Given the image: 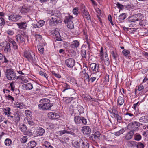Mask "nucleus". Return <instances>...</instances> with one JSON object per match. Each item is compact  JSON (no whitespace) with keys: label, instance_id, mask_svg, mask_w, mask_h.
<instances>
[{"label":"nucleus","instance_id":"nucleus-35","mask_svg":"<svg viewBox=\"0 0 148 148\" xmlns=\"http://www.w3.org/2000/svg\"><path fill=\"white\" fill-rule=\"evenodd\" d=\"M126 18L125 14V13H122L119 16L118 20L119 22H122Z\"/></svg>","mask_w":148,"mask_h":148},{"label":"nucleus","instance_id":"nucleus-63","mask_svg":"<svg viewBox=\"0 0 148 148\" xmlns=\"http://www.w3.org/2000/svg\"><path fill=\"white\" fill-rule=\"evenodd\" d=\"M35 36L36 40H38V41H39V40L41 39L42 37V36L41 35L38 34H35Z\"/></svg>","mask_w":148,"mask_h":148},{"label":"nucleus","instance_id":"nucleus-5","mask_svg":"<svg viewBox=\"0 0 148 148\" xmlns=\"http://www.w3.org/2000/svg\"><path fill=\"white\" fill-rule=\"evenodd\" d=\"M23 56L29 62L33 61L35 59L34 53L31 51H25L24 52Z\"/></svg>","mask_w":148,"mask_h":148},{"label":"nucleus","instance_id":"nucleus-59","mask_svg":"<svg viewBox=\"0 0 148 148\" xmlns=\"http://www.w3.org/2000/svg\"><path fill=\"white\" fill-rule=\"evenodd\" d=\"M74 148H80L79 144L78 142H75L73 144Z\"/></svg>","mask_w":148,"mask_h":148},{"label":"nucleus","instance_id":"nucleus-30","mask_svg":"<svg viewBox=\"0 0 148 148\" xmlns=\"http://www.w3.org/2000/svg\"><path fill=\"white\" fill-rule=\"evenodd\" d=\"M79 45V42L78 40L73 41L71 45V47L72 48L77 47Z\"/></svg>","mask_w":148,"mask_h":148},{"label":"nucleus","instance_id":"nucleus-62","mask_svg":"<svg viewBox=\"0 0 148 148\" xmlns=\"http://www.w3.org/2000/svg\"><path fill=\"white\" fill-rule=\"evenodd\" d=\"M25 113L27 116H31L32 114L31 112L29 110H26L25 111Z\"/></svg>","mask_w":148,"mask_h":148},{"label":"nucleus","instance_id":"nucleus-7","mask_svg":"<svg viewBox=\"0 0 148 148\" xmlns=\"http://www.w3.org/2000/svg\"><path fill=\"white\" fill-rule=\"evenodd\" d=\"M143 16L140 13L134 15L129 18L128 21L130 22L136 23L137 21H140L143 18Z\"/></svg>","mask_w":148,"mask_h":148},{"label":"nucleus","instance_id":"nucleus-13","mask_svg":"<svg viewBox=\"0 0 148 148\" xmlns=\"http://www.w3.org/2000/svg\"><path fill=\"white\" fill-rule=\"evenodd\" d=\"M14 118L13 121L16 123H17L20 121V117L21 115V113L18 111L14 112L13 114Z\"/></svg>","mask_w":148,"mask_h":148},{"label":"nucleus","instance_id":"nucleus-36","mask_svg":"<svg viewBox=\"0 0 148 148\" xmlns=\"http://www.w3.org/2000/svg\"><path fill=\"white\" fill-rule=\"evenodd\" d=\"M25 123L26 124H28L31 126L34 125L35 124V123L33 121L30 119H29L27 116L25 118Z\"/></svg>","mask_w":148,"mask_h":148},{"label":"nucleus","instance_id":"nucleus-57","mask_svg":"<svg viewBox=\"0 0 148 148\" xmlns=\"http://www.w3.org/2000/svg\"><path fill=\"white\" fill-rule=\"evenodd\" d=\"M128 23L129 26L130 27H133L136 24V23L132 22H130V21H128Z\"/></svg>","mask_w":148,"mask_h":148},{"label":"nucleus","instance_id":"nucleus-39","mask_svg":"<svg viewBox=\"0 0 148 148\" xmlns=\"http://www.w3.org/2000/svg\"><path fill=\"white\" fill-rule=\"evenodd\" d=\"M90 76H90V77H89V76L88 77V78L86 80L88 81V82L90 81L91 82H93L96 80L97 78H98L97 75L96 77H90Z\"/></svg>","mask_w":148,"mask_h":148},{"label":"nucleus","instance_id":"nucleus-49","mask_svg":"<svg viewBox=\"0 0 148 148\" xmlns=\"http://www.w3.org/2000/svg\"><path fill=\"white\" fill-rule=\"evenodd\" d=\"M66 23L68 24L67 27L68 28L71 29L73 28L74 24L71 21L69 23Z\"/></svg>","mask_w":148,"mask_h":148},{"label":"nucleus","instance_id":"nucleus-45","mask_svg":"<svg viewBox=\"0 0 148 148\" xmlns=\"http://www.w3.org/2000/svg\"><path fill=\"white\" fill-rule=\"evenodd\" d=\"M77 110L79 112V115L84 112V108L81 106H78L77 107Z\"/></svg>","mask_w":148,"mask_h":148},{"label":"nucleus","instance_id":"nucleus-41","mask_svg":"<svg viewBox=\"0 0 148 148\" xmlns=\"http://www.w3.org/2000/svg\"><path fill=\"white\" fill-rule=\"evenodd\" d=\"M122 53L124 56L127 57L129 56L130 52L128 50L124 49L122 51Z\"/></svg>","mask_w":148,"mask_h":148},{"label":"nucleus","instance_id":"nucleus-55","mask_svg":"<svg viewBox=\"0 0 148 148\" xmlns=\"http://www.w3.org/2000/svg\"><path fill=\"white\" fill-rule=\"evenodd\" d=\"M96 12L97 13V16L99 18V15L101 16L103 15V12L101 10H95Z\"/></svg>","mask_w":148,"mask_h":148},{"label":"nucleus","instance_id":"nucleus-26","mask_svg":"<svg viewBox=\"0 0 148 148\" xmlns=\"http://www.w3.org/2000/svg\"><path fill=\"white\" fill-rule=\"evenodd\" d=\"M22 86L25 90H30L33 88L32 84L29 83L23 84Z\"/></svg>","mask_w":148,"mask_h":148},{"label":"nucleus","instance_id":"nucleus-43","mask_svg":"<svg viewBox=\"0 0 148 148\" xmlns=\"http://www.w3.org/2000/svg\"><path fill=\"white\" fill-rule=\"evenodd\" d=\"M16 29H8L6 31V32L9 35H12L14 34Z\"/></svg>","mask_w":148,"mask_h":148},{"label":"nucleus","instance_id":"nucleus-14","mask_svg":"<svg viewBox=\"0 0 148 148\" xmlns=\"http://www.w3.org/2000/svg\"><path fill=\"white\" fill-rule=\"evenodd\" d=\"M75 63V60L71 58H68L65 61V63L68 67H73Z\"/></svg>","mask_w":148,"mask_h":148},{"label":"nucleus","instance_id":"nucleus-15","mask_svg":"<svg viewBox=\"0 0 148 148\" xmlns=\"http://www.w3.org/2000/svg\"><path fill=\"white\" fill-rule=\"evenodd\" d=\"M3 44L2 43L0 44V49H3L4 51L6 53H8V52H10L11 49L10 43H7L5 47H3Z\"/></svg>","mask_w":148,"mask_h":148},{"label":"nucleus","instance_id":"nucleus-10","mask_svg":"<svg viewBox=\"0 0 148 148\" xmlns=\"http://www.w3.org/2000/svg\"><path fill=\"white\" fill-rule=\"evenodd\" d=\"M26 36L25 32H23L21 33V35L18 34L16 36V40L17 42H19L20 43L24 44L25 41V38Z\"/></svg>","mask_w":148,"mask_h":148},{"label":"nucleus","instance_id":"nucleus-46","mask_svg":"<svg viewBox=\"0 0 148 148\" xmlns=\"http://www.w3.org/2000/svg\"><path fill=\"white\" fill-rule=\"evenodd\" d=\"M38 49L40 54H43L44 52V48L41 45H39L38 47Z\"/></svg>","mask_w":148,"mask_h":148},{"label":"nucleus","instance_id":"nucleus-2","mask_svg":"<svg viewBox=\"0 0 148 148\" xmlns=\"http://www.w3.org/2000/svg\"><path fill=\"white\" fill-rule=\"evenodd\" d=\"M38 108L40 110H50L53 106V103H51V101L48 99H42L39 101Z\"/></svg>","mask_w":148,"mask_h":148},{"label":"nucleus","instance_id":"nucleus-44","mask_svg":"<svg viewBox=\"0 0 148 148\" xmlns=\"http://www.w3.org/2000/svg\"><path fill=\"white\" fill-rule=\"evenodd\" d=\"M5 143L6 146H10L12 143V141L11 140L9 139H6L5 141Z\"/></svg>","mask_w":148,"mask_h":148},{"label":"nucleus","instance_id":"nucleus-64","mask_svg":"<svg viewBox=\"0 0 148 148\" xmlns=\"http://www.w3.org/2000/svg\"><path fill=\"white\" fill-rule=\"evenodd\" d=\"M39 74L41 76H43L45 77L47 79V75L45 73L42 71H39Z\"/></svg>","mask_w":148,"mask_h":148},{"label":"nucleus","instance_id":"nucleus-47","mask_svg":"<svg viewBox=\"0 0 148 148\" xmlns=\"http://www.w3.org/2000/svg\"><path fill=\"white\" fill-rule=\"evenodd\" d=\"M27 137L26 136H23L21 138L20 140L21 142V143H25L27 141Z\"/></svg>","mask_w":148,"mask_h":148},{"label":"nucleus","instance_id":"nucleus-60","mask_svg":"<svg viewBox=\"0 0 148 148\" xmlns=\"http://www.w3.org/2000/svg\"><path fill=\"white\" fill-rule=\"evenodd\" d=\"M141 138V136L139 134L136 135L134 138V139L136 140L139 141L140 140Z\"/></svg>","mask_w":148,"mask_h":148},{"label":"nucleus","instance_id":"nucleus-22","mask_svg":"<svg viewBox=\"0 0 148 148\" xmlns=\"http://www.w3.org/2000/svg\"><path fill=\"white\" fill-rule=\"evenodd\" d=\"M37 145V143L34 141L29 142L27 144L25 148H34Z\"/></svg>","mask_w":148,"mask_h":148},{"label":"nucleus","instance_id":"nucleus-33","mask_svg":"<svg viewBox=\"0 0 148 148\" xmlns=\"http://www.w3.org/2000/svg\"><path fill=\"white\" fill-rule=\"evenodd\" d=\"M139 121L142 123L148 122V116H142L139 119Z\"/></svg>","mask_w":148,"mask_h":148},{"label":"nucleus","instance_id":"nucleus-21","mask_svg":"<svg viewBox=\"0 0 148 148\" xmlns=\"http://www.w3.org/2000/svg\"><path fill=\"white\" fill-rule=\"evenodd\" d=\"M44 129L41 127L37 128L36 130V136H41L43 135L45 133Z\"/></svg>","mask_w":148,"mask_h":148},{"label":"nucleus","instance_id":"nucleus-37","mask_svg":"<svg viewBox=\"0 0 148 148\" xmlns=\"http://www.w3.org/2000/svg\"><path fill=\"white\" fill-rule=\"evenodd\" d=\"M74 99L73 97H63V100L65 102V103H70L72 100Z\"/></svg>","mask_w":148,"mask_h":148},{"label":"nucleus","instance_id":"nucleus-16","mask_svg":"<svg viewBox=\"0 0 148 148\" xmlns=\"http://www.w3.org/2000/svg\"><path fill=\"white\" fill-rule=\"evenodd\" d=\"M82 128V132L84 134L88 135L91 133V130L89 126H85Z\"/></svg>","mask_w":148,"mask_h":148},{"label":"nucleus","instance_id":"nucleus-25","mask_svg":"<svg viewBox=\"0 0 148 148\" xmlns=\"http://www.w3.org/2000/svg\"><path fill=\"white\" fill-rule=\"evenodd\" d=\"M17 24L20 29L24 30L26 29L27 23L26 22H23L18 23Z\"/></svg>","mask_w":148,"mask_h":148},{"label":"nucleus","instance_id":"nucleus-52","mask_svg":"<svg viewBox=\"0 0 148 148\" xmlns=\"http://www.w3.org/2000/svg\"><path fill=\"white\" fill-rule=\"evenodd\" d=\"M20 129L23 132H25L27 130L26 126L24 124H23L21 126Z\"/></svg>","mask_w":148,"mask_h":148},{"label":"nucleus","instance_id":"nucleus-9","mask_svg":"<svg viewBox=\"0 0 148 148\" xmlns=\"http://www.w3.org/2000/svg\"><path fill=\"white\" fill-rule=\"evenodd\" d=\"M74 120L75 122L77 125L79 124L82 122L84 125H86L87 123L86 119L83 117L75 116L74 117Z\"/></svg>","mask_w":148,"mask_h":148},{"label":"nucleus","instance_id":"nucleus-58","mask_svg":"<svg viewBox=\"0 0 148 148\" xmlns=\"http://www.w3.org/2000/svg\"><path fill=\"white\" fill-rule=\"evenodd\" d=\"M15 82H12L10 84V86L11 88V90L14 91V90L15 88Z\"/></svg>","mask_w":148,"mask_h":148},{"label":"nucleus","instance_id":"nucleus-28","mask_svg":"<svg viewBox=\"0 0 148 148\" xmlns=\"http://www.w3.org/2000/svg\"><path fill=\"white\" fill-rule=\"evenodd\" d=\"M125 119L129 121H131L133 117H134V115L132 114L127 112L125 114Z\"/></svg>","mask_w":148,"mask_h":148},{"label":"nucleus","instance_id":"nucleus-48","mask_svg":"<svg viewBox=\"0 0 148 148\" xmlns=\"http://www.w3.org/2000/svg\"><path fill=\"white\" fill-rule=\"evenodd\" d=\"M5 97L6 99L9 100L13 101H14V98L13 97L9 95H5Z\"/></svg>","mask_w":148,"mask_h":148},{"label":"nucleus","instance_id":"nucleus-51","mask_svg":"<svg viewBox=\"0 0 148 148\" xmlns=\"http://www.w3.org/2000/svg\"><path fill=\"white\" fill-rule=\"evenodd\" d=\"M109 75L107 74L105 75L104 78V82L105 83V84H107L109 81Z\"/></svg>","mask_w":148,"mask_h":148},{"label":"nucleus","instance_id":"nucleus-54","mask_svg":"<svg viewBox=\"0 0 148 148\" xmlns=\"http://www.w3.org/2000/svg\"><path fill=\"white\" fill-rule=\"evenodd\" d=\"M136 147L137 148H144V145L140 142H139L136 144Z\"/></svg>","mask_w":148,"mask_h":148},{"label":"nucleus","instance_id":"nucleus-32","mask_svg":"<svg viewBox=\"0 0 148 148\" xmlns=\"http://www.w3.org/2000/svg\"><path fill=\"white\" fill-rule=\"evenodd\" d=\"M73 18V17L72 16L68 15L65 16L64 21L65 23H66L72 21H71Z\"/></svg>","mask_w":148,"mask_h":148},{"label":"nucleus","instance_id":"nucleus-40","mask_svg":"<svg viewBox=\"0 0 148 148\" xmlns=\"http://www.w3.org/2000/svg\"><path fill=\"white\" fill-rule=\"evenodd\" d=\"M136 67L138 69H140L142 68V63L140 62H137L134 64Z\"/></svg>","mask_w":148,"mask_h":148},{"label":"nucleus","instance_id":"nucleus-4","mask_svg":"<svg viewBox=\"0 0 148 148\" xmlns=\"http://www.w3.org/2000/svg\"><path fill=\"white\" fill-rule=\"evenodd\" d=\"M99 57L101 60L104 59L105 64L106 65H108L110 64V62L108 55L106 52L103 53V48L101 47L99 55Z\"/></svg>","mask_w":148,"mask_h":148},{"label":"nucleus","instance_id":"nucleus-8","mask_svg":"<svg viewBox=\"0 0 148 148\" xmlns=\"http://www.w3.org/2000/svg\"><path fill=\"white\" fill-rule=\"evenodd\" d=\"M143 16L140 13L134 15L129 18L128 21L130 22L136 23L137 21H140L143 18Z\"/></svg>","mask_w":148,"mask_h":148},{"label":"nucleus","instance_id":"nucleus-56","mask_svg":"<svg viewBox=\"0 0 148 148\" xmlns=\"http://www.w3.org/2000/svg\"><path fill=\"white\" fill-rule=\"evenodd\" d=\"M86 51L82 50L81 51V54L83 58H86Z\"/></svg>","mask_w":148,"mask_h":148},{"label":"nucleus","instance_id":"nucleus-12","mask_svg":"<svg viewBox=\"0 0 148 148\" xmlns=\"http://www.w3.org/2000/svg\"><path fill=\"white\" fill-rule=\"evenodd\" d=\"M70 86L69 85L67 84V83H65L64 84V89L63 90L62 92H64L65 91L67 90V92L69 94H70L71 96V94H73V93H75L74 90L70 88Z\"/></svg>","mask_w":148,"mask_h":148},{"label":"nucleus","instance_id":"nucleus-34","mask_svg":"<svg viewBox=\"0 0 148 148\" xmlns=\"http://www.w3.org/2000/svg\"><path fill=\"white\" fill-rule=\"evenodd\" d=\"M126 129L122 128L121 130L114 132V135L116 136H118L123 134L126 131Z\"/></svg>","mask_w":148,"mask_h":148},{"label":"nucleus","instance_id":"nucleus-38","mask_svg":"<svg viewBox=\"0 0 148 148\" xmlns=\"http://www.w3.org/2000/svg\"><path fill=\"white\" fill-rule=\"evenodd\" d=\"M45 23V21H44L40 20L37 23L36 25L37 27H40L44 25Z\"/></svg>","mask_w":148,"mask_h":148},{"label":"nucleus","instance_id":"nucleus-18","mask_svg":"<svg viewBox=\"0 0 148 148\" xmlns=\"http://www.w3.org/2000/svg\"><path fill=\"white\" fill-rule=\"evenodd\" d=\"M140 126V123L136 121L132 122L128 125V127H131L133 129V130H136Z\"/></svg>","mask_w":148,"mask_h":148},{"label":"nucleus","instance_id":"nucleus-20","mask_svg":"<svg viewBox=\"0 0 148 148\" xmlns=\"http://www.w3.org/2000/svg\"><path fill=\"white\" fill-rule=\"evenodd\" d=\"M48 116L50 119H58L59 115L57 113L50 112L48 114Z\"/></svg>","mask_w":148,"mask_h":148},{"label":"nucleus","instance_id":"nucleus-27","mask_svg":"<svg viewBox=\"0 0 148 148\" xmlns=\"http://www.w3.org/2000/svg\"><path fill=\"white\" fill-rule=\"evenodd\" d=\"M52 34H55V36L58 35L56 36V39L58 41H62V39L60 37V35L59 34V32H57L55 29L53 30L51 32Z\"/></svg>","mask_w":148,"mask_h":148},{"label":"nucleus","instance_id":"nucleus-23","mask_svg":"<svg viewBox=\"0 0 148 148\" xmlns=\"http://www.w3.org/2000/svg\"><path fill=\"white\" fill-rule=\"evenodd\" d=\"M81 143V146L82 148H89V145L87 140H84V141L81 140L79 141Z\"/></svg>","mask_w":148,"mask_h":148},{"label":"nucleus","instance_id":"nucleus-24","mask_svg":"<svg viewBox=\"0 0 148 148\" xmlns=\"http://www.w3.org/2000/svg\"><path fill=\"white\" fill-rule=\"evenodd\" d=\"M134 132L133 130L130 131L126 134L125 139L127 140H128L132 138L134 134Z\"/></svg>","mask_w":148,"mask_h":148},{"label":"nucleus","instance_id":"nucleus-61","mask_svg":"<svg viewBox=\"0 0 148 148\" xmlns=\"http://www.w3.org/2000/svg\"><path fill=\"white\" fill-rule=\"evenodd\" d=\"M91 138L93 140H95L97 139H98L99 138V137H98L96 134H94L92 135Z\"/></svg>","mask_w":148,"mask_h":148},{"label":"nucleus","instance_id":"nucleus-17","mask_svg":"<svg viewBox=\"0 0 148 148\" xmlns=\"http://www.w3.org/2000/svg\"><path fill=\"white\" fill-rule=\"evenodd\" d=\"M88 70L86 67L85 69H83V70L80 72L81 75L84 80H87L89 77L88 74L87 73V71Z\"/></svg>","mask_w":148,"mask_h":148},{"label":"nucleus","instance_id":"nucleus-29","mask_svg":"<svg viewBox=\"0 0 148 148\" xmlns=\"http://www.w3.org/2000/svg\"><path fill=\"white\" fill-rule=\"evenodd\" d=\"M122 96H119L117 100V102L118 104L120 106L123 104L124 102V100L123 98L124 96L121 92Z\"/></svg>","mask_w":148,"mask_h":148},{"label":"nucleus","instance_id":"nucleus-3","mask_svg":"<svg viewBox=\"0 0 148 148\" xmlns=\"http://www.w3.org/2000/svg\"><path fill=\"white\" fill-rule=\"evenodd\" d=\"M5 75L7 79L9 80H14L16 78V73L12 69H6Z\"/></svg>","mask_w":148,"mask_h":148},{"label":"nucleus","instance_id":"nucleus-1","mask_svg":"<svg viewBox=\"0 0 148 148\" xmlns=\"http://www.w3.org/2000/svg\"><path fill=\"white\" fill-rule=\"evenodd\" d=\"M48 14H51V19L49 21V24L52 26L56 25L57 24L61 23L62 20L60 18V15L59 11L56 10H47Z\"/></svg>","mask_w":148,"mask_h":148},{"label":"nucleus","instance_id":"nucleus-53","mask_svg":"<svg viewBox=\"0 0 148 148\" xmlns=\"http://www.w3.org/2000/svg\"><path fill=\"white\" fill-rule=\"evenodd\" d=\"M21 79L22 81L24 83H27L28 82L26 77H25V76L21 77Z\"/></svg>","mask_w":148,"mask_h":148},{"label":"nucleus","instance_id":"nucleus-50","mask_svg":"<svg viewBox=\"0 0 148 148\" xmlns=\"http://www.w3.org/2000/svg\"><path fill=\"white\" fill-rule=\"evenodd\" d=\"M129 144L131 147H135L136 146L137 142L135 141H130L129 142Z\"/></svg>","mask_w":148,"mask_h":148},{"label":"nucleus","instance_id":"nucleus-19","mask_svg":"<svg viewBox=\"0 0 148 148\" xmlns=\"http://www.w3.org/2000/svg\"><path fill=\"white\" fill-rule=\"evenodd\" d=\"M8 17L10 20L13 21H16L20 19L21 16L18 15L12 14L10 15Z\"/></svg>","mask_w":148,"mask_h":148},{"label":"nucleus","instance_id":"nucleus-11","mask_svg":"<svg viewBox=\"0 0 148 148\" xmlns=\"http://www.w3.org/2000/svg\"><path fill=\"white\" fill-rule=\"evenodd\" d=\"M116 5L117 7V8L119 9H129L131 8L132 6L131 5L129 4H126L125 3H123V4H121L119 2H117Z\"/></svg>","mask_w":148,"mask_h":148},{"label":"nucleus","instance_id":"nucleus-6","mask_svg":"<svg viewBox=\"0 0 148 148\" xmlns=\"http://www.w3.org/2000/svg\"><path fill=\"white\" fill-rule=\"evenodd\" d=\"M90 66L93 72V73L96 75H97L98 77L97 80L100 77L101 75V72L98 71L99 69V65H98L95 63H92L90 64Z\"/></svg>","mask_w":148,"mask_h":148},{"label":"nucleus","instance_id":"nucleus-42","mask_svg":"<svg viewBox=\"0 0 148 148\" xmlns=\"http://www.w3.org/2000/svg\"><path fill=\"white\" fill-rule=\"evenodd\" d=\"M111 53L112 56L115 59H116L118 57V55L115 50H114L112 51L111 52Z\"/></svg>","mask_w":148,"mask_h":148},{"label":"nucleus","instance_id":"nucleus-31","mask_svg":"<svg viewBox=\"0 0 148 148\" xmlns=\"http://www.w3.org/2000/svg\"><path fill=\"white\" fill-rule=\"evenodd\" d=\"M15 106L20 109H22L23 108L24 105L23 103L17 102L14 103Z\"/></svg>","mask_w":148,"mask_h":148}]
</instances>
